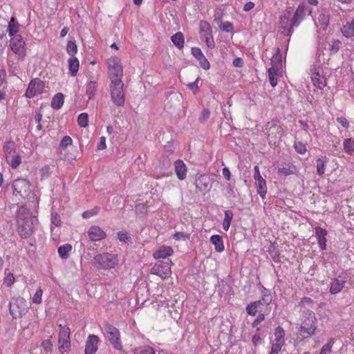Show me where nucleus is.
Listing matches in <instances>:
<instances>
[{"instance_id": "nucleus-16", "label": "nucleus", "mask_w": 354, "mask_h": 354, "mask_svg": "<svg viewBox=\"0 0 354 354\" xmlns=\"http://www.w3.org/2000/svg\"><path fill=\"white\" fill-rule=\"evenodd\" d=\"M196 189L201 192H208L211 187L210 178L206 175H200L195 180Z\"/></svg>"}, {"instance_id": "nucleus-4", "label": "nucleus", "mask_w": 354, "mask_h": 354, "mask_svg": "<svg viewBox=\"0 0 354 354\" xmlns=\"http://www.w3.org/2000/svg\"><path fill=\"white\" fill-rule=\"evenodd\" d=\"M109 91L113 103L117 106H123L125 103V93L122 80L110 81Z\"/></svg>"}, {"instance_id": "nucleus-23", "label": "nucleus", "mask_w": 354, "mask_h": 354, "mask_svg": "<svg viewBox=\"0 0 354 354\" xmlns=\"http://www.w3.org/2000/svg\"><path fill=\"white\" fill-rule=\"evenodd\" d=\"M7 31L11 38L19 35L17 33L19 32V24L15 17H12L9 21Z\"/></svg>"}, {"instance_id": "nucleus-24", "label": "nucleus", "mask_w": 354, "mask_h": 354, "mask_svg": "<svg viewBox=\"0 0 354 354\" xmlns=\"http://www.w3.org/2000/svg\"><path fill=\"white\" fill-rule=\"evenodd\" d=\"M263 307L261 300L256 301L247 306L246 312L248 315L254 316L257 312L262 311Z\"/></svg>"}, {"instance_id": "nucleus-31", "label": "nucleus", "mask_w": 354, "mask_h": 354, "mask_svg": "<svg viewBox=\"0 0 354 354\" xmlns=\"http://www.w3.org/2000/svg\"><path fill=\"white\" fill-rule=\"evenodd\" d=\"M64 104V95L62 93H57L52 99L51 106L54 109H59Z\"/></svg>"}, {"instance_id": "nucleus-61", "label": "nucleus", "mask_w": 354, "mask_h": 354, "mask_svg": "<svg viewBox=\"0 0 354 354\" xmlns=\"http://www.w3.org/2000/svg\"><path fill=\"white\" fill-rule=\"evenodd\" d=\"M118 238L121 242H127L131 238L129 236L128 233L119 232L118 233Z\"/></svg>"}, {"instance_id": "nucleus-7", "label": "nucleus", "mask_w": 354, "mask_h": 354, "mask_svg": "<svg viewBox=\"0 0 354 354\" xmlns=\"http://www.w3.org/2000/svg\"><path fill=\"white\" fill-rule=\"evenodd\" d=\"M104 330L106 338L109 339L110 344L113 346V347L118 351L122 350V345L120 338V333L119 330L116 327L108 323H106L104 325Z\"/></svg>"}, {"instance_id": "nucleus-21", "label": "nucleus", "mask_w": 354, "mask_h": 354, "mask_svg": "<svg viewBox=\"0 0 354 354\" xmlns=\"http://www.w3.org/2000/svg\"><path fill=\"white\" fill-rule=\"evenodd\" d=\"M173 254V249L169 246L162 245L160 247L156 252H153V257L156 259H167Z\"/></svg>"}, {"instance_id": "nucleus-25", "label": "nucleus", "mask_w": 354, "mask_h": 354, "mask_svg": "<svg viewBox=\"0 0 354 354\" xmlns=\"http://www.w3.org/2000/svg\"><path fill=\"white\" fill-rule=\"evenodd\" d=\"M277 171L279 174L286 176L295 174L296 167L292 164L284 163L278 167Z\"/></svg>"}, {"instance_id": "nucleus-63", "label": "nucleus", "mask_w": 354, "mask_h": 354, "mask_svg": "<svg viewBox=\"0 0 354 354\" xmlns=\"http://www.w3.org/2000/svg\"><path fill=\"white\" fill-rule=\"evenodd\" d=\"M192 54L196 59H198L200 57L204 55L202 50L197 47H194L192 48Z\"/></svg>"}, {"instance_id": "nucleus-40", "label": "nucleus", "mask_w": 354, "mask_h": 354, "mask_svg": "<svg viewBox=\"0 0 354 354\" xmlns=\"http://www.w3.org/2000/svg\"><path fill=\"white\" fill-rule=\"evenodd\" d=\"M6 159L13 169H16L21 162V156L16 153L12 155L11 158Z\"/></svg>"}, {"instance_id": "nucleus-20", "label": "nucleus", "mask_w": 354, "mask_h": 354, "mask_svg": "<svg viewBox=\"0 0 354 354\" xmlns=\"http://www.w3.org/2000/svg\"><path fill=\"white\" fill-rule=\"evenodd\" d=\"M346 281L342 276L332 279L330 281V292L332 295L339 292L344 287Z\"/></svg>"}, {"instance_id": "nucleus-64", "label": "nucleus", "mask_w": 354, "mask_h": 354, "mask_svg": "<svg viewBox=\"0 0 354 354\" xmlns=\"http://www.w3.org/2000/svg\"><path fill=\"white\" fill-rule=\"evenodd\" d=\"M136 212L137 214H145L147 212V207L146 205L143 203H139L136 205Z\"/></svg>"}, {"instance_id": "nucleus-14", "label": "nucleus", "mask_w": 354, "mask_h": 354, "mask_svg": "<svg viewBox=\"0 0 354 354\" xmlns=\"http://www.w3.org/2000/svg\"><path fill=\"white\" fill-rule=\"evenodd\" d=\"M330 15L326 8L321 7L317 10V16L315 17L314 21L317 27L325 30L329 24Z\"/></svg>"}, {"instance_id": "nucleus-27", "label": "nucleus", "mask_w": 354, "mask_h": 354, "mask_svg": "<svg viewBox=\"0 0 354 354\" xmlns=\"http://www.w3.org/2000/svg\"><path fill=\"white\" fill-rule=\"evenodd\" d=\"M209 240L210 242L214 245V249L216 252H221L224 250L225 247L221 236L218 234L212 235Z\"/></svg>"}, {"instance_id": "nucleus-55", "label": "nucleus", "mask_w": 354, "mask_h": 354, "mask_svg": "<svg viewBox=\"0 0 354 354\" xmlns=\"http://www.w3.org/2000/svg\"><path fill=\"white\" fill-rule=\"evenodd\" d=\"M51 223L56 227L61 225L62 222H61L60 216L57 213H52Z\"/></svg>"}, {"instance_id": "nucleus-11", "label": "nucleus", "mask_w": 354, "mask_h": 354, "mask_svg": "<svg viewBox=\"0 0 354 354\" xmlns=\"http://www.w3.org/2000/svg\"><path fill=\"white\" fill-rule=\"evenodd\" d=\"M45 84L42 80L39 78H35L29 83L25 95L28 98H32L37 94L42 93Z\"/></svg>"}, {"instance_id": "nucleus-10", "label": "nucleus", "mask_w": 354, "mask_h": 354, "mask_svg": "<svg viewBox=\"0 0 354 354\" xmlns=\"http://www.w3.org/2000/svg\"><path fill=\"white\" fill-rule=\"evenodd\" d=\"M10 47L12 52L20 57L26 55V43L21 35H16L10 39Z\"/></svg>"}, {"instance_id": "nucleus-47", "label": "nucleus", "mask_w": 354, "mask_h": 354, "mask_svg": "<svg viewBox=\"0 0 354 354\" xmlns=\"http://www.w3.org/2000/svg\"><path fill=\"white\" fill-rule=\"evenodd\" d=\"M295 151L300 154H304L306 151V145L301 142H296L294 145Z\"/></svg>"}, {"instance_id": "nucleus-41", "label": "nucleus", "mask_w": 354, "mask_h": 354, "mask_svg": "<svg viewBox=\"0 0 354 354\" xmlns=\"http://www.w3.org/2000/svg\"><path fill=\"white\" fill-rule=\"evenodd\" d=\"M340 41L339 40H336V39H332L330 40V41L328 42V50H330V53L331 54H335L336 53L339 49V47H340Z\"/></svg>"}, {"instance_id": "nucleus-32", "label": "nucleus", "mask_w": 354, "mask_h": 354, "mask_svg": "<svg viewBox=\"0 0 354 354\" xmlns=\"http://www.w3.org/2000/svg\"><path fill=\"white\" fill-rule=\"evenodd\" d=\"M255 184L257 186V192L259 194L261 198H264L267 193V185L266 180L263 179H260L255 181Z\"/></svg>"}, {"instance_id": "nucleus-2", "label": "nucleus", "mask_w": 354, "mask_h": 354, "mask_svg": "<svg viewBox=\"0 0 354 354\" xmlns=\"http://www.w3.org/2000/svg\"><path fill=\"white\" fill-rule=\"evenodd\" d=\"M17 232L22 239L28 238L33 232V226L37 218L32 216L31 212L26 207H19L17 215Z\"/></svg>"}, {"instance_id": "nucleus-34", "label": "nucleus", "mask_w": 354, "mask_h": 354, "mask_svg": "<svg viewBox=\"0 0 354 354\" xmlns=\"http://www.w3.org/2000/svg\"><path fill=\"white\" fill-rule=\"evenodd\" d=\"M72 245L69 243L62 245L58 248L59 256L62 259H66L68 257V252L72 250Z\"/></svg>"}, {"instance_id": "nucleus-43", "label": "nucleus", "mask_w": 354, "mask_h": 354, "mask_svg": "<svg viewBox=\"0 0 354 354\" xmlns=\"http://www.w3.org/2000/svg\"><path fill=\"white\" fill-rule=\"evenodd\" d=\"M77 123L80 127L85 128L88 124V115L86 113H82L78 115Z\"/></svg>"}, {"instance_id": "nucleus-56", "label": "nucleus", "mask_w": 354, "mask_h": 354, "mask_svg": "<svg viewBox=\"0 0 354 354\" xmlns=\"http://www.w3.org/2000/svg\"><path fill=\"white\" fill-rule=\"evenodd\" d=\"M214 21L218 25H220L221 24V20L223 18V12L221 9H217L214 12Z\"/></svg>"}, {"instance_id": "nucleus-54", "label": "nucleus", "mask_w": 354, "mask_h": 354, "mask_svg": "<svg viewBox=\"0 0 354 354\" xmlns=\"http://www.w3.org/2000/svg\"><path fill=\"white\" fill-rule=\"evenodd\" d=\"M203 37L207 47L209 48L213 49L215 47V42L213 39L212 34Z\"/></svg>"}, {"instance_id": "nucleus-52", "label": "nucleus", "mask_w": 354, "mask_h": 354, "mask_svg": "<svg viewBox=\"0 0 354 354\" xmlns=\"http://www.w3.org/2000/svg\"><path fill=\"white\" fill-rule=\"evenodd\" d=\"M99 210H100V208L97 207H95V208H93L91 210H87V211H85L84 212H83L82 216L84 218H88L93 216L96 215L98 213Z\"/></svg>"}, {"instance_id": "nucleus-42", "label": "nucleus", "mask_w": 354, "mask_h": 354, "mask_svg": "<svg viewBox=\"0 0 354 354\" xmlns=\"http://www.w3.org/2000/svg\"><path fill=\"white\" fill-rule=\"evenodd\" d=\"M283 336H284L283 329L281 326L277 327L275 329V333H274L275 343H280L281 344H283V342H284Z\"/></svg>"}, {"instance_id": "nucleus-33", "label": "nucleus", "mask_w": 354, "mask_h": 354, "mask_svg": "<svg viewBox=\"0 0 354 354\" xmlns=\"http://www.w3.org/2000/svg\"><path fill=\"white\" fill-rule=\"evenodd\" d=\"M3 151L6 158H11V156L16 153L15 143L11 141L6 142L3 145Z\"/></svg>"}, {"instance_id": "nucleus-29", "label": "nucleus", "mask_w": 354, "mask_h": 354, "mask_svg": "<svg viewBox=\"0 0 354 354\" xmlns=\"http://www.w3.org/2000/svg\"><path fill=\"white\" fill-rule=\"evenodd\" d=\"M328 161L326 156H321L317 158L316 163L317 173L322 176L325 173V167Z\"/></svg>"}, {"instance_id": "nucleus-17", "label": "nucleus", "mask_w": 354, "mask_h": 354, "mask_svg": "<svg viewBox=\"0 0 354 354\" xmlns=\"http://www.w3.org/2000/svg\"><path fill=\"white\" fill-rule=\"evenodd\" d=\"M99 338L97 335H90L86 342L85 354H95L97 350Z\"/></svg>"}, {"instance_id": "nucleus-18", "label": "nucleus", "mask_w": 354, "mask_h": 354, "mask_svg": "<svg viewBox=\"0 0 354 354\" xmlns=\"http://www.w3.org/2000/svg\"><path fill=\"white\" fill-rule=\"evenodd\" d=\"M88 238L91 241H98L105 239V232L98 226H91L88 231Z\"/></svg>"}, {"instance_id": "nucleus-15", "label": "nucleus", "mask_w": 354, "mask_h": 354, "mask_svg": "<svg viewBox=\"0 0 354 354\" xmlns=\"http://www.w3.org/2000/svg\"><path fill=\"white\" fill-rule=\"evenodd\" d=\"M311 80L313 85L318 89H323L326 86V79L323 75L321 68L314 66L311 70Z\"/></svg>"}, {"instance_id": "nucleus-62", "label": "nucleus", "mask_w": 354, "mask_h": 354, "mask_svg": "<svg viewBox=\"0 0 354 354\" xmlns=\"http://www.w3.org/2000/svg\"><path fill=\"white\" fill-rule=\"evenodd\" d=\"M41 346L46 352H50L52 351L53 344L50 339H46L42 342Z\"/></svg>"}, {"instance_id": "nucleus-53", "label": "nucleus", "mask_w": 354, "mask_h": 354, "mask_svg": "<svg viewBox=\"0 0 354 354\" xmlns=\"http://www.w3.org/2000/svg\"><path fill=\"white\" fill-rule=\"evenodd\" d=\"M197 60L199 62L201 67L203 68L204 70H208L210 68V64L206 59L205 55H203Z\"/></svg>"}, {"instance_id": "nucleus-57", "label": "nucleus", "mask_w": 354, "mask_h": 354, "mask_svg": "<svg viewBox=\"0 0 354 354\" xmlns=\"http://www.w3.org/2000/svg\"><path fill=\"white\" fill-rule=\"evenodd\" d=\"M210 116V112L208 109H204L199 117V120L201 122H205Z\"/></svg>"}, {"instance_id": "nucleus-26", "label": "nucleus", "mask_w": 354, "mask_h": 354, "mask_svg": "<svg viewBox=\"0 0 354 354\" xmlns=\"http://www.w3.org/2000/svg\"><path fill=\"white\" fill-rule=\"evenodd\" d=\"M97 91V83L94 80H91L86 84V95L88 100H92L96 95Z\"/></svg>"}, {"instance_id": "nucleus-12", "label": "nucleus", "mask_w": 354, "mask_h": 354, "mask_svg": "<svg viewBox=\"0 0 354 354\" xmlns=\"http://www.w3.org/2000/svg\"><path fill=\"white\" fill-rule=\"evenodd\" d=\"M12 188L14 195L24 197L30 190L29 182L24 178L17 179L13 182Z\"/></svg>"}, {"instance_id": "nucleus-46", "label": "nucleus", "mask_w": 354, "mask_h": 354, "mask_svg": "<svg viewBox=\"0 0 354 354\" xmlns=\"http://www.w3.org/2000/svg\"><path fill=\"white\" fill-rule=\"evenodd\" d=\"M43 290L41 288H39L32 297V302L34 304H41L42 301Z\"/></svg>"}, {"instance_id": "nucleus-13", "label": "nucleus", "mask_w": 354, "mask_h": 354, "mask_svg": "<svg viewBox=\"0 0 354 354\" xmlns=\"http://www.w3.org/2000/svg\"><path fill=\"white\" fill-rule=\"evenodd\" d=\"M59 326V349L61 352L65 351L71 346L70 342V329L66 326Z\"/></svg>"}, {"instance_id": "nucleus-48", "label": "nucleus", "mask_w": 354, "mask_h": 354, "mask_svg": "<svg viewBox=\"0 0 354 354\" xmlns=\"http://www.w3.org/2000/svg\"><path fill=\"white\" fill-rule=\"evenodd\" d=\"M72 143H73L72 138L68 136H66L61 140L59 146L62 149H66L68 146L71 145Z\"/></svg>"}, {"instance_id": "nucleus-1", "label": "nucleus", "mask_w": 354, "mask_h": 354, "mask_svg": "<svg viewBox=\"0 0 354 354\" xmlns=\"http://www.w3.org/2000/svg\"><path fill=\"white\" fill-rule=\"evenodd\" d=\"M312 8L304 3H301L293 12L292 8H288L281 14L279 19V28L283 30L282 33L290 36L293 32V28L299 26L306 15H311Z\"/></svg>"}, {"instance_id": "nucleus-59", "label": "nucleus", "mask_w": 354, "mask_h": 354, "mask_svg": "<svg viewBox=\"0 0 354 354\" xmlns=\"http://www.w3.org/2000/svg\"><path fill=\"white\" fill-rule=\"evenodd\" d=\"M283 344H281L280 343H275L274 342L271 347V351L269 354H278L279 351L281 350L282 346Z\"/></svg>"}, {"instance_id": "nucleus-38", "label": "nucleus", "mask_w": 354, "mask_h": 354, "mask_svg": "<svg viewBox=\"0 0 354 354\" xmlns=\"http://www.w3.org/2000/svg\"><path fill=\"white\" fill-rule=\"evenodd\" d=\"M233 218V212L231 210L225 211V217L223 221V228L224 230L227 231L230 228L232 219Z\"/></svg>"}, {"instance_id": "nucleus-35", "label": "nucleus", "mask_w": 354, "mask_h": 354, "mask_svg": "<svg viewBox=\"0 0 354 354\" xmlns=\"http://www.w3.org/2000/svg\"><path fill=\"white\" fill-rule=\"evenodd\" d=\"M343 35L346 37H351L354 36V19L351 23L344 25L342 28Z\"/></svg>"}, {"instance_id": "nucleus-49", "label": "nucleus", "mask_w": 354, "mask_h": 354, "mask_svg": "<svg viewBox=\"0 0 354 354\" xmlns=\"http://www.w3.org/2000/svg\"><path fill=\"white\" fill-rule=\"evenodd\" d=\"M220 29L226 32H230L233 30V25L230 21H225L224 23H221L219 25Z\"/></svg>"}, {"instance_id": "nucleus-6", "label": "nucleus", "mask_w": 354, "mask_h": 354, "mask_svg": "<svg viewBox=\"0 0 354 354\" xmlns=\"http://www.w3.org/2000/svg\"><path fill=\"white\" fill-rule=\"evenodd\" d=\"M316 320L315 314L313 311L304 310L301 315V329L308 336L313 335L316 330Z\"/></svg>"}, {"instance_id": "nucleus-50", "label": "nucleus", "mask_w": 354, "mask_h": 354, "mask_svg": "<svg viewBox=\"0 0 354 354\" xmlns=\"http://www.w3.org/2000/svg\"><path fill=\"white\" fill-rule=\"evenodd\" d=\"M173 237L176 241H179V240H181V239L187 240V239H189L190 234L179 232H176L173 235Z\"/></svg>"}, {"instance_id": "nucleus-51", "label": "nucleus", "mask_w": 354, "mask_h": 354, "mask_svg": "<svg viewBox=\"0 0 354 354\" xmlns=\"http://www.w3.org/2000/svg\"><path fill=\"white\" fill-rule=\"evenodd\" d=\"M263 337L261 334H260L259 333H257L256 334H254L252 337V344L254 346H257L258 345H260L262 344L263 342Z\"/></svg>"}, {"instance_id": "nucleus-5", "label": "nucleus", "mask_w": 354, "mask_h": 354, "mask_svg": "<svg viewBox=\"0 0 354 354\" xmlns=\"http://www.w3.org/2000/svg\"><path fill=\"white\" fill-rule=\"evenodd\" d=\"M108 68V77L110 81L122 80L123 77V68L120 59L117 57H111L106 60Z\"/></svg>"}, {"instance_id": "nucleus-39", "label": "nucleus", "mask_w": 354, "mask_h": 354, "mask_svg": "<svg viewBox=\"0 0 354 354\" xmlns=\"http://www.w3.org/2000/svg\"><path fill=\"white\" fill-rule=\"evenodd\" d=\"M200 32L203 36L212 34L210 24L206 21H201L199 24Z\"/></svg>"}, {"instance_id": "nucleus-3", "label": "nucleus", "mask_w": 354, "mask_h": 354, "mask_svg": "<svg viewBox=\"0 0 354 354\" xmlns=\"http://www.w3.org/2000/svg\"><path fill=\"white\" fill-rule=\"evenodd\" d=\"M118 263L116 255L108 252L95 255L92 264L97 270H109L114 268Z\"/></svg>"}, {"instance_id": "nucleus-28", "label": "nucleus", "mask_w": 354, "mask_h": 354, "mask_svg": "<svg viewBox=\"0 0 354 354\" xmlns=\"http://www.w3.org/2000/svg\"><path fill=\"white\" fill-rule=\"evenodd\" d=\"M68 64L70 74L73 77L75 76L80 67V62L78 59L75 57H71L68 60Z\"/></svg>"}, {"instance_id": "nucleus-36", "label": "nucleus", "mask_w": 354, "mask_h": 354, "mask_svg": "<svg viewBox=\"0 0 354 354\" xmlns=\"http://www.w3.org/2000/svg\"><path fill=\"white\" fill-rule=\"evenodd\" d=\"M268 78H269L270 85L272 87L276 86L277 84V76L278 75L280 71L272 68H269L268 70Z\"/></svg>"}, {"instance_id": "nucleus-22", "label": "nucleus", "mask_w": 354, "mask_h": 354, "mask_svg": "<svg viewBox=\"0 0 354 354\" xmlns=\"http://www.w3.org/2000/svg\"><path fill=\"white\" fill-rule=\"evenodd\" d=\"M271 67L281 71L282 68V55L279 47L275 48V53L270 59Z\"/></svg>"}, {"instance_id": "nucleus-60", "label": "nucleus", "mask_w": 354, "mask_h": 354, "mask_svg": "<svg viewBox=\"0 0 354 354\" xmlns=\"http://www.w3.org/2000/svg\"><path fill=\"white\" fill-rule=\"evenodd\" d=\"M261 300L263 303V306H266L271 303L272 297L270 294L263 293V297Z\"/></svg>"}, {"instance_id": "nucleus-9", "label": "nucleus", "mask_w": 354, "mask_h": 354, "mask_svg": "<svg viewBox=\"0 0 354 354\" xmlns=\"http://www.w3.org/2000/svg\"><path fill=\"white\" fill-rule=\"evenodd\" d=\"M27 309L26 301L22 297L13 299L10 302V313L14 319L21 317Z\"/></svg>"}, {"instance_id": "nucleus-19", "label": "nucleus", "mask_w": 354, "mask_h": 354, "mask_svg": "<svg viewBox=\"0 0 354 354\" xmlns=\"http://www.w3.org/2000/svg\"><path fill=\"white\" fill-rule=\"evenodd\" d=\"M175 173L180 180H185L187 177V168L182 160H177L174 162Z\"/></svg>"}, {"instance_id": "nucleus-8", "label": "nucleus", "mask_w": 354, "mask_h": 354, "mask_svg": "<svg viewBox=\"0 0 354 354\" xmlns=\"http://www.w3.org/2000/svg\"><path fill=\"white\" fill-rule=\"evenodd\" d=\"M172 262L169 259L157 261L151 269V274L158 275L162 279L169 278L171 274Z\"/></svg>"}, {"instance_id": "nucleus-37", "label": "nucleus", "mask_w": 354, "mask_h": 354, "mask_svg": "<svg viewBox=\"0 0 354 354\" xmlns=\"http://www.w3.org/2000/svg\"><path fill=\"white\" fill-rule=\"evenodd\" d=\"M344 151L349 155L354 152V140L352 138H346L343 142Z\"/></svg>"}, {"instance_id": "nucleus-44", "label": "nucleus", "mask_w": 354, "mask_h": 354, "mask_svg": "<svg viewBox=\"0 0 354 354\" xmlns=\"http://www.w3.org/2000/svg\"><path fill=\"white\" fill-rule=\"evenodd\" d=\"M67 53L71 55V57H74V55L77 52V47L75 41H68L66 46Z\"/></svg>"}, {"instance_id": "nucleus-45", "label": "nucleus", "mask_w": 354, "mask_h": 354, "mask_svg": "<svg viewBox=\"0 0 354 354\" xmlns=\"http://www.w3.org/2000/svg\"><path fill=\"white\" fill-rule=\"evenodd\" d=\"M333 344V339H330L326 344L322 346L319 354H330L332 351Z\"/></svg>"}, {"instance_id": "nucleus-30", "label": "nucleus", "mask_w": 354, "mask_h": 354, "mask_svg": "<svg viewBox=\"0 0 354 354\" xmlns=\"http://www.w3.org/2000/svg\"><path fill=\"white\" fill-rule=\"evenodd\" d=\"M173 44L179 49H182L184 46L185 38L182 32H178L171 37Z\"/></svg>"}, {"instance_id": "nucleus-58", "label": "nucleus", "mask_w": 354, "mask_h": 354, "mask_svg": "<svg viewBox=\"0 0 354 354\" xmlns=\"http://www.w3.org/2000/svg\"><path fill=\"white\" fill-rule=\"evenodd\" d=\"M315 234L317 239L324 238L327 235V231L320 227L315 228Z\"/></svg>"}]
</instances>
